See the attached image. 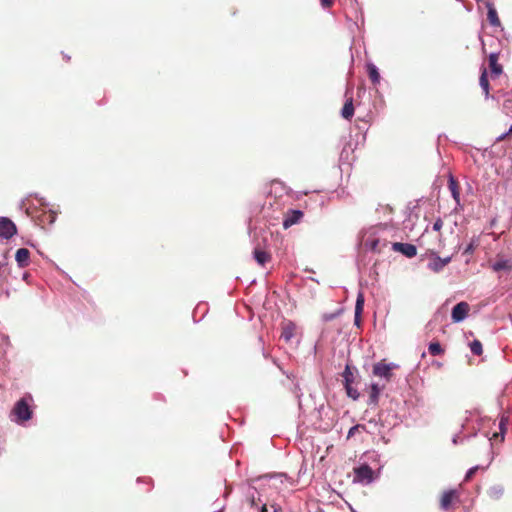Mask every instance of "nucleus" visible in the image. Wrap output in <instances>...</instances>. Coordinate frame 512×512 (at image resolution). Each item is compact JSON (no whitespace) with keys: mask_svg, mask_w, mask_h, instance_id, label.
<instances>
[{"mask_svg":"<svg viewBox=\"0 0 512 512\" xmlns=\"http://www.w3.org/2000/svg\"><path fill=\"white\" fill-rule=\"evenodd\" d=\"M353 473V482L356 483L370 484L375 478V473L368 464H362L358 467H354Z\"/></svg>","mask_w":512,"mask_h":512,"instance_id":"obj_2","label":"nucleus"},{"mask_svg":"<svg viewBox=\"0 0 512 512\" xmlns=\"http://www.w3.org/2000/svg\"><path fill=\"white\" fill-rule=\"evenodd\" d=\"M459 499V494L457 490L451 489L444 491L441 498H440V508L442 510H449L453 504L454 501H457Z\"/></svg>","mask_w":512,"mask_h":512,"instance_id":"obj_6","label":"nucleus"},{"mask_svg":"<svg viewBox=\"0 0 512 512\" xmlns=\"http://www.w3.org/2000/svg\"><path fill=\"white\" fill-rule=\"evenodd\" d=\"M382 389H383V387H380L376 383H373L371 385L370 393H369V403L370 404H374V405L378 404L379 395H380Z\"/></svg>","mask_w":512,"mask_h":512,"instance_id":"obj_17","label":"nucleus"},{"mask_svg":"<svg viewBox=\"0 0 512 512\" xmlns=\"http://www.w3.org/2000/svg\"><path fill=\"white\" fill-rule=\"evenodd\" d=\"M438 261L440 262V267H444L446 264H448V263H449L450 258H446V259H443V260H441L440 258H438Z\"/></svg>","mask_w":512,"mask_h":512,"instance_id":"obj_34","label":"nucleus"},{"mask_svg":"<svg viewBox=\"0 0 512 512\" xmlns=\"http://www.w3.org/2000/svg\"><path fill=\"white\" fill-rule=\"evenodd\" d=\"M428 351L432 356L444 354V349L441 347L439 342H431L429 344Z\"/></svg>","mask_w":512,"mask_h":512,"instance_id":"obj_22","label":"nucleus"},{"mask_svg":"<svg viewBox=\"0 0 512 512\" xmlns=\"http://www.w3.org/2000/svg\"><path fill=\"white\" fill-rule=\"evenodd\" d=\"M296 329V325L291 321L282 323L281 338H283L286 342H289L295 336Z\"/></svg>","mask_w":512,"mask_h":512,"instance_id":"obj_11","label":"nucleus"},{"mask_svg":"<svg viewBox=\"0 0 512 512\" xmlns=\"http://www.w3.org/2000/svg\"><path fill=\"white\" fill-rule=\"evenodd\" d=\"M363 307H364V298H363L362 294H359L357 297V300H356V305H355V323L356 324L359 323L360 316L363 312Z\"/></svg>","mask_w":512,"mask_h":512,"instance_id":"obj_20","label":"nucleus"},{"mask_svg":"<svg viewBox=\"0 0 512 512\" xmlns=\"http://www.w3.org/2000/svg\"><path fill=\"white\" fill-rule=\"evenodd\" d=\"M367 73H368L369 79L371 80V82L373 84H378L380 82V74L378 72L377 67L374 64H372V63L367 64Z\"/></svg>","mask_w":512,"mask_h":512,"instance_id":"obj_18","label":"nucleus"},{"mask_svg":"<svg viewBox=\"0 0 512 512\" xmlns=\"http://www.w3.org/2000/svg\"><path fill=\"white\" fill-rule=\"evenodd\" d=\"M443 227V221L441 220V218H438L434 224H433V229L435 231H440L441 228Z\"/></svg>","mask_w":512,"mask_h":512,"instance_id":"obj_31","label":"nucleus"},{"mask_svg":"<svg viewBox=\"0 0 512 512\" xmlns=\"http://www.w3.org/2000/svg\"><path fill=\"white\" fill-rule=\"evenodd\" d=\"M3 267H4V264H2V263L0 262V275L2 274V269H3Z\"/></svg>","mask_w":512,"mask_h":512,"instance_id":"obj_40","label":"nucleus"},{"mask_svg":"<svg viewBox=\"0 0 512 512\" xmlns=\"http://www.w3.org/2000/svg\"><path fill=\"white\" fill-rule=\"evenodd\" d=\"M510 102H511L510 100H505L504 107L507 108L508 103H510Z\"/></svg>","mask_w":512,"mask_h":512,"instance_id":"obj_39","label":"nucleus"},{"mask_svg":"<svg viewBox=\"0 0 512 512\" xmlns=\"http://www.w3.org/2000/svg\"><path fill=\"white\" fill-rule=\"evenodd\" d=\"M30 252L26 248H20L16 251L15 259L20 267H25L29 263Z\"/></svg>","mask_w":512,"mask_h":512,"instance_id":"obj_12","label":"nucleus"},{"mask_svg":"<svg viewBox=\"0 0 512 512\" xmlns=\"http://www.w3.org/2000/svg\"><path fill=\"white\" fill-rule=\"evenodd\" d=\"M440 268H441V267H440V262H439V261L435 262V264H434V270H436V271H437V270H439Z\"/></svg>","mask_w":512,"mask_h":512,"instance_id":"obj_37","label":"nucleus"},{"mask_svg":"<svg viewBox=\"0 0 512 512\" xmlns=\"http://www.w3.org/2000/svg\"><path fill=\"white\" fill-rule=\"evenodd\" d=\"M304 213L301 210H289L284 215L283 227L284 229H288L292 225H295L300 222L303 218Z\"/></svg>","mask_w":512,"mask_h":512,"instance_id":"obj_7","label":"nucleus"},{"mask_svg":"<svg viewBox=\"0 0 512 512\" xmlns=\"http://www.w3.org/2000/svg\"><path fill=\"white\" fill-rule=\"evenodd\" d=\"M322 7L330 8L332 7L334 0H320Z\"/></svg>","mask_w":512,"mask_h":512,"instance_id":"obj_32","label":"nucleus"},{"mask_svg":"<svg viewBox=\"0 0 512 512\" xmlns=\"http://www.w3.org/2000/svg\"><path fill=\"white\" fill-rule=\"evenodd\" d=\"M503 494V489L498 487H493L489 490V495L493 499H499Z\"/></svg>","mask_w":512,"mask_h":512,"instance_id":"obj_27","label":"nucleus"},{"mask_svg":"<svg viewBox=\"0 0 512 512\" xmlns=\"http://www.w3.org/2000/svg\"><path fill=\"white\" fill-rule=\"evenodd\" d=\"M362 431H366V426L363 425V424H357L353 427H351L348 431V434H347V439H350L352 438L353 436H355L357 433H360Z\"/></svg>","mask_w":512,"mask_h":512,"instance_id":"obj_25","label":"nucleus"},{"mask_svg":"<svg viewBox=\"0 0 512 512\" xmlns=\"http://www.w3.org/2000/svg\"><path fill=\"white\" fill-rule=\"evenodd\" d=\"M271 509L273 510L272 512H281V509H277L276 507L274 506H271ZM261 512H270L269 509L267 508V506L264 504L261 508Z\"/></svg>","mask_w":512,"mask_h":512,"instance_id":"obj_33","label":"nucleus"},{"mask_svg":"<svg viewBox=\"0 0 512 512\" xmlns=\"http://www.w3.org/2000/svg\"><path fill=\"white\" fill-rule=\"evenodd\" d=\"M448 188L452 194V197L456 201V203L459 204L460 203V187H459L458 181L453 176H450V178H449Z\"/></svg>","mask_w":512,"mask_h":512,"instance_id":"obj_14","label":"nucleus"},{"mask_svg":"<svg viewBox=\"0 0 512 512\" xmlns=\"http://www.w3.org/2000/svg\"><path fill=\"white\" fill-rule=\"evenodd\" d=\"M479 84H480L481 88L483 89L485 96L488 97L490 86H489L486 68H482V72H481L480 79H479Z\"/></svg>","mask_w":512,"mask_h":512,"instance_id":"obj_19","label":"nucleus"},{"mask_svg":"<svg viewBox=\"0 0 512 512\" xmlns=\"http://www.w3.org/2000/svg\"><path fill=\"white\" fill-rule=\"evenodd\" d=\"M498 61L499 53H491L488 56L489 69L492 77H499L503 72V67Z\"/></svg>","mask_w":512,"mask_h":512,"instance_id":"obj_9","label":"nucleus"},{"mask_svg":"<svg viewBox=\"0 0 512 512\" xmlns=\"http://www.w3.org/2000/svg\"><path fill=\"white\" fill-rule=\"evenodd\" d=\"M253 254L255 260L261 266H264L267 262L271 260V255L268 252L261 249L256 248Z\"/></svg>","mask_w":512,"mask_h":512,"instance_id":"obj_15","label":"nucleus"},{"mask_svg":"<svg viewBox=\"0 0 512 512\" xmlns=\"http://www.w3.org/2000/svg\"><path fill=\"white\" fill-rule=\"evenodd\" d=\"M342 376L344 378V384H352L355 380L354 373L349 365H346Z\"/></svg>","mask_w":512,"mask_h":512,"instance_id":"obj_23","label":"nucleus"},{"mask_svg":"<svg viewBox=\"0 0 512 512\" xmlns=\"http://www.w3.org/2000/svg\"><path fill=\"white\" fill-rule=\"evenodd\" d=\"M347 395L353 400H357L360 396L359 392L352 387V384H344Z\"/></svg>","mask_w":512,"mask_h":512,"instance_id":"obj_26","label":"nucleus"},{"mask_svg":"<svg viewBox=\"0 0 512 512\" xmlns=\"http://www.w3.org/2000/svg\"><path fill=\"white\" fill-rule=\"evenodd\" d=\"M399 366L395 363H388L385 359L375 363L372 368V374L378 378H384L386 382H390L393 377V370Z\"/></svg>","mask_w":512,"mask_h":512,"instance_id":"obj_1","label":"nucleus"},{"mask_svg":"<svg viewBox=\"0 0 512 512\" xmlns=\"http://www.w3.org/2000/svg\"><path fill=\"white\" fill-rule=\"evenodd\" d=\"M495 272H510L512 270V259L498 256L496 261L491 265Z\"/></svg>","mask_w":512,"mask_h":512,"instance_id":"obj_10","label":"nucleus"},{"mask_svg":"<svg viewBox=\"0 0 512 512\" xmlns=\"http://www.w3.org/2000/svg\"><path fill=\"white\" fill-rule=\"evenodd\" d=\"M55 220L56 213L51 210L45 211L39 216V224L42 226L51 225L55 222Z\"/></svg>","mask_w":512,"mask_h":512,"instance_id":"obj_16","label":"nucleus"},{"mask_svg":"<svg viewBox=\"0 0 512 512\" xmlns=\"http://www.w3.org/2000/svg\"><path fill=\"white\" fill-rule=\"evenodd\" d=\"M499 427L501 429V431H503V428H504V419L502 418L500 423H499Z\"/></svg>","mask_w":512,"mask_h":512,"instance_id":"obj_38","label":"nucleus"},{"mask_svg":"<svg viewBox=\"0 0 512 512\" xmlns=\"http://www.w3.org/2000/svg\"><path fill=\"white\" fill-rule=\"evenodd\" d=\"M341 115L344 119L350 120L354 115V105L352 96L346 99L344 106L341 110Z\"/></svg>","mask_w":512,"mask_h":512,"instance_id":"obj_13","label":"nucleus"},{"mask_svg":"<svg viewBox=\"0 0 512 512\" xmlns=\"http://www.w3.org/2000/svg\"><path fill=\"white\" fill-rule=\"evenodd\" d=\"M470 350L474 355L480 356L483 353L482 343L479 340H473L470 343Z\"/></svg>","mask_w":512,"mask_h":512,"instance_id":"obj_24","label":"nucleus"},{"mask_svg":"<svg viewBox=\"0 0 512 512\" xmlns=\"http://www.w3.org/2000/svg\"><path fill=\"white\" fill-rule=\"evenodd\" d=\"M472 251H473V245H472V244H470V245H468V247L466 248L465 252H466V253H470V252H472Z\"/></svg>","mask_w":512,"mask_h":512,"instance_id":"obj_36","label":"nucleus"},{"mask_svg":"<svg viewBox=\"0 0 512 512\" xmlns=\"http://www.w3.org/2000/svg\"><path fill=\"white\" fill-rule=\"evenodd\" d=\"M487 19L492 26H500L501 24L497 11L492 6L488 8Z\"/></svg>","mask_w":512,"mask_h":512,"instance_id":"obj_21","label":"nucleus"},{"mask_svg":"<svg viewBox=\"0 0 512 512\" xmlns=\"http://www.w3.org/2000/svg\"><path fill=\"white\" fill-rule=\"evenodd\" d=\"M469 311H470V305L467 302H465V301L459 302L452 309V313H451L452 321L454 323L463 321L467 317Z\"/></svg>","mask_w":512,"mask_h":512,"instance_id":"obj_5","label":"nucleus"},{"mask_svg":"<svg viewBox=\"0 0 512 512\" xmlns=\"http://www.w3.org/2000/svg\"><path fill=\"white\" fill-rule=\"evenodd\" d=\"M384 209L388 211L389 213H393V208L390 205H385Z\"/></svg>","mask_w":512,"mask_h":512,"instance_id":"obj_35","label":"nucleus"},{"mask_svg":"<svg viewBox=\"0 0 512 512\" xmlns=\"http://www.w3.org/2000/svg\"><path fill=\"white\" fill-rule=\"evenodd\" d=\"M380 241L378 239L373 240L371 242L370 248L374 252H381V248H379Z\"/></svg>","mask_w":512,"mask_h":512,"instance_id":"obj_29","label":"nucleus"},{"mask_svg":"<svg viewBox=\"0 0 512 512\" xmlns=\"http://www.w3.org/2000/svg\"><path fill=\"white\" fill-rule=\"evenodd\" d=\"M392 249L395 252H400L406 257L412 258L417 254V248L413 244L395 242L392 244Z\"/></svg>","mask_w":512,"mask_h":512,"instance_id":"obj_8","label":"nucleus"},{"mask_svg":"<svg viewBox=\"0 0 512 512\" xmlns=\"http://www.w3.org/2000/svg\"><path fill=\"white\" fill-rule=\"evenodd\" d=\"M508 137H512V124H511V127L510 129L508 130V132L500 135L498 138H497V141H504L505 139H507Z\"/></svg>","mask_w":512,"mask_h":512,"instance_id":"obj_30","label":"nucleus"},{"mask_svg":"<svg viewBox=\"0 0 512 512\" xmlns=\"http://www.w3.org/2000/svg\"><path fill=\"white\" fill-rule=\"evenodd\" d=\"M17 233V227L12 220L7 217H0V237L10 239Z\"/></svg>","mask_w":512,"mask_h":512,"instance_id":"obj_4","label":"nucleus"},{"mask_svg":"<svg viewBox=\"0 0 512 512\" xmlns=\"http://www.w3.org/2000/svg\"><path fill=\"white\" fill-rule=\"evenodd\" d=\"M479 469H480V467H479V466H474V467L470 468V469L467 471V473H466V475H465V479H464V480H465V481H470V480H472V478L474 477V475L476 474V472H477Z\"/></svg>","mask_w":512,"mask_h":512,"instance_id":"obj_28","label":"nucleus"},{"mask_svg":"<svg viewBox=\"0 0 512 512\" xmlns=\"http://www.w3.org/2000/svg\"><path fill=\"white\" fill-rule=\"evenodd\" d=\"M12 414L16 417L18 423L28 421L32 417V410L25 398H21L16 402L12 409Z\"/></svg>","mask_w":512,"mask_h":512,"instance_id":"obj_3","label":"nucleus"}]
</instances>
